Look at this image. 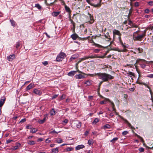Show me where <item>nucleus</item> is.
Returning a JSON list of instances; mask_svg holds the SVG:
<instances>
[{
    "label": "nucleus",
    "mask_w": 153,
    "mask_h": 153,
    "mask_svg": "<svg viewBox=\"0 0 153 153\" xmlns=\"http://www.w3.org/2000/svg\"><path fill=\"white\" fill-rule=\"evenodd\" d=\"M97 74L99 79L105 82L112 79L114 78L112 76L105 73H97Z\"/></svg>",
    "instance_id": "1"
},
{
    "label": "nucleus",
    "mask_w": 153,
    "mask_h": 153,
    "mask_svg": "<svg viewBox=\"0 0 153 153\" xmlns=\"http://www.w3.org/2000/svg\"><path fill=\"white\" fill-rule=\"evenodd\" d=\"M88 3L92 4V5L96 7H100L101 5L100 3L101 0H86Z\"/></svg>",
    "instance_id": "2"
},
{
    "label": "nucleus",
    "mask_w": 153,
    "mask_h": 153,
    "mask_svg": "<svg viewBox=\"0 0 153 153\" xmlns=\"http://www.w3.org/2000/svg\"><path fill=\"white\" fill-rule=\"evenodd\" d=\"M66 56L65 53L63 52H61L57 56L56 58V60L57 61H60Z\"/></svg>",
    "instance_id": "3"
},
{
    "label": "nucleus",
    "mask_w": 153,
    "mask_h": 153,
    "mask_svg": "<svg viewBox=\"0 0 153 153\" xmlns=\"http://www.w3.org/2000/svg\"><path fill=\"white\" fill-rule=\"evenodd\" d=\"M146 30H145L144 31L143 33L141 35H139L135 37V39L136 40L141 41L142 40V38L146 36Z\"/></svg>",
    "instance_id": "4"
},
{
    "label": "nucleus",
    "mask_w": 153,
    "mask_h": 153,
    "mask_svg": "<svg viewBox=\"0 0 153 153\" xmlns=\"http://www.w3.org/2000/svg\"><path fill=\"white\" fill-rule=\"evenodd\" d=\"M76 71H78L79 73H81L82 74H83L86 75V74L80 71L79 70H78L77 71H72L69 72L68 74V75L69 76H73L76 73Z\"/></svg>",
    "instance_id": "5"
},
{
    "label": "nucleus",
    "mask_w": 153,
    "mask_h": 153,
    "mask_svg": "<svg viewBox=\"0 0 153 153\" xmlns=\"http://www.w3.org/2000/svg\"><path fill=\"white\" fill-rule=\"evenodd\" d=\"M81 122L77 121H75L72 123L73 126H74L75 125L77 128H80L81 127Z\"/></svg>",
    "instance_id": "6"
},
{
    "label": "nucleus",
    "mask_w": 153,
    "mask_h": 153,
    "mask_svg": "<svg viewBox=\"0 0 153 153\" xmlns=\"http://www.w3.org/2000/svg\"><path fill=\"white\" fill-rule=\"evenodd\" d=\"M140 62H144V63H146L147 64L153 63V61L148 62L144 59H139L137 61L135 64H137Z\"/></svg>",
    "instance_id": "7"
},
{
    "label": "nucleus",
    "mask_w": 153,
    "mask_h": 153,
    "mask_svg": "<svg viewBox=\"0 0 153 153\" xmlns=\"http://www.w3.org/2000/svg\"><path fill=\"white\" fill-rule=\"evenodd\" d=\"M101 97L102 98H104V100L103 101H101L100 102V104H104L106 103L108 101L109 102H110V100H109V99L104 98L102 96H101Z\"/></svg>",
    "instance_id": "8"
},
{
    "label": "nucleus",
    "mask_w": 153,
    "mask_h": 153,
    "mask_svg": "<svg viewBox=\"0 0 153 153\" xmlns=\"http://www.w3.org/2000/svg\"><path fill=\"white\" fill-rule=\"evenodd\" d=\"M33 92L36 94L41 95L42 94V92L39 90L35 89L33 90Z\"/></svg>",
    "instance_id": "9"
},
{
    "label": "nucleus",
    "mask_w": 153,
    "mask_h": 153,
    "mask_svg": "<svg viewBox=\"0 0 153 153\" xmlns=\"http://www.w3.org/2000/svg\"><path fill=\"white\" fill-rule=\"evenodd\" d=\"M89 58L93 59L96 58H104L103 56H98L96 54H92L90 56H88Z\"/></svg>",
    "instance_id": "10"
},
{
    "label": "nucleus",
    "mask_w": 153,
    "mask_h": 153,
    "mask_svg": "<svg viewBox=\"0 0 153 153\" xmlns=\"http://www.w3.org/2000/svg\"><path fill=\"white\" fill-rule=\"evenodd\" d=\"M7 59L10 61H12L15 58V56L14 54L10 55L9 56L7 57Z\"/></svg>",
    "instance_id": "11"
},
{
    "label": "nucleus",
    "mask_w": 153,
    "mask_h": 153,
    "mask_svg": "<svg viewBox=\"0 0 153 153\" xmlns=\"http://www.w3.org/2000/svg\"><path fill=\"white\" fill-rule=\"evenodd\" d=\"M75 77L76 79H83L85 77V76L82 74H76L75 76Z\"/></svg>",
    "instance_id": "12"
},
{
    "label": "nucleus",
    "mask_w": 153,
    "mask_h": 153,
    "mask_svg": "<svg viewBox=\"0 0 153 153\" xmlns=\"http://www.w3.org/2000/svg\"><path fill=\"white\" fill-rule=\"evenodd\" d=\"M143 49L141 48H136L134 49V53H139L143 51Z\"/></svg>",
    "instance_id": "13"
},
{
    "label": "nucleus",
    "mask_w": 153,
    "mask_h": 153,
    "mask_svg": "<svg viewBox=\"0 0 153 153\" xmlns=\"http://www.w3.org/2000/svg\"><path fill=\"white\" fill-rule=\"evenodd\" d=\"M71 37L73 40H75L78 38V36L76 33H74L71 35Z\"/></svg>",
    "instance_id": "14"
},
{
    "label": "nucleus",
    "mask_w": 153,
    "mask_h": 153,
    "mask_svg": "<svg viewBox=\"0 0 153 153\" xmlns=\"http://www.w3.org/2000/svg\"><path fill=\"white\" fill-rule=\"evenodd\" d=\"M113 32L114 35H117L120 36L121 35L120 32L117 30L114 29L113 30Z\"/></svg>",
    "instance_id": "15"
},
{
    "label": "nucleus",
    "mask_w": 153,
    "mask_h": 153,
    "mask_svg": "<svg viewBox=\"0 0 153 153\" xmlns=\"http://www.w3.org/2000/svg\"><path fill=\"white\" fill-rule=\"evenodd\" d=\"M5 98H1L0 100V107H1L4 104L5 101Z\"/></svg>",
    "instance_id": "16"
},
{
    "label": "nucleus",
    "mask_w": 153,
    "mask_h": 153,
    "mask_svg": "<svg viewBox=\"0 0 153 153\" xmlns=\"http://www.w3.org/2000/svg\"><path fill=\"white\" fill-rule=\"evenodd\" d=\"M84 147L85 146L83 145H79L76 147L75 149L76 150H79L84 148Z\"/></svg>",
    "instance_id": "17"
},
{
    "label": "nucleus",
    "mask_w": 153,
    "mask_h": 153,
    "mask_svg": "<svg viewBox=\"0 0 153 153\" xmlns=\"http://www.w3.org/2000/svg\"><path fill=\"white\" fill-rule=\"evenodd\" d=\"M34 85L33 83H31L29 85H28L27 88L26 89L27 90H29L30 89H31L33 87V86Z\"/></svg>",
    "instance_id": "18"
},
{
    "label": "nucleus",
    "mask_w": 153,
    "mask_h": 153,
    "mask_svg": "<svg viewBox=\"0 0 153 153\" xmlns=\"http://www.w3.org/2000/svg\"><path fill=\"white\" fill-rule=\"evenodd\" d=\"M65 9L66 11L68 12L69 14H70L71 12V10L69 7H68L66 5H65Z\"/></svg>",
    "instance_id": "19"
},
{
    "label": "nucleus",
    "mask_w": 153,
    "mask_h": 153,
    "mask_svg": "<svg viewBox=\"0 0 153 153\" xmlns=\"http://www.w3.org/2000/svg\"><path fill=\"white\" fill-rule=\"evenodd\" d=\"M110 102L111 103V105L112 106V107L113 109V111H114V113H116V109L115 108V105H114V103L113 102H111L110 101Z\"/></svg>",
    "instance_id": "20"
},
{
    "label": "nucleus",
    "mask_w": 153,
    "mask_h": 153,
    "mask_svg": "<svg viewBox=\"0 0 153 153\" xmlns=\"http://www.w3.org/2000/svg\"><path fill=\"white\" fill-rule=\"evenodd\" d=\"M21 144L19 143H18L16 144V146H14L13 148V150H16L18 149L20 146Z\"/></svg>",
    "instance_id": "21"
},
{
    "label": "nucleus",
    "mask_w": 153,
    "mask_h": 153,
    "mask_svg": "<svg viewBox=\"0 0 153 153\" xmlns=\"http://www.w3.org/2000/svg\"><path fill=\"white\" fill-rule=\"evenodd\" d=\"M92 83V81L91 80H87L84 82V84H86L87 85H91Z\"/></svg>",
    "instance_id": "22"
},
{
    "label": "nucleus",
    "mask_w": 153,
    "mask_h": 153,
    "mask_svg": "<svg viewBox=\"0 0 153 153\" xmlns=\"http://www.w3.org/2000/svg\"><path fill=\"white\" fill-rule=\"evenodd\" d=\"M52 152L53 153H57L58 152V149L57 148L53 149L51 150Z\"/></svg>",
    "instance_id": "23"
},
{
    "label": "nucleus",
    "mask_w": 153,
    "mask_h": 153,
    "mask_svg": "<svg viewBox=\"0 0 153 153\" xmlns=\"http://www.w3.org/2000/svg\"><path fill=\"white\" fill-rule=\"evenodd\" d=\"M111 126L108 124H106L103 127V128L104 129H105L107 128L109 129L111 128Z\"/></svg>",
    "instance_id": "24"
},
{
    "label": "nucleus",
    "mask_w": 153,
    "mask_h": 153,
    "mask_svg": "<svg viewBox=\"0 0 153 153\" xmlns=\"http://www.w3.org/2000/svg\"><path fill=\"white\" fill-rule=\"evenodd\" d=\"M60 13L59 12H53L52 13V15L53 16H56Z\"/></svg>",
    "instance_id": "25"
},
{
    "label": "nucleus",
    "mask_w": 153,
    "mask_h": 153,
    "mask_svg": "<svg viewBox=\"0 0 153 153\" xmlns=\"http://www.w3.org/2000/svg\"><path fill=\"white\" fill-rule=\"evenodd\" d=\"M137 136V137L140 139L141 142H144L143 139L142 137H140V136H139L137 134L134 133V136Z\"/></svg>",
    "instance_id": "26"
},
{
    "label": "nucleus",
    "mask_w": 153,
    "mask_h": 153,
    "mask_svg": "<svg viewBox=\"0 0 153 153\" xmlns=\"http://www.w3.org/2000/svg\"><path fill=\"white\" fill-rule=\"evenodd\" d=\"M35 7L39 10H40L42 8L41 6L39 4H35Z\"/></svg>",
    "instance_id": "27"
},
{
    "label": "nucleus",
    "mask_w": 153,
    "mask_h": 153,
    "mask_svg": "<svg viewBox=\"0 0 153 153\" xmlns=\"http://www.w3.org/2000/svg\"><path fill=\"white\" fill-rule=\"evenodd\" d=\"M37 131L38 130L37 129L34 128L32 130H30V133H36Z\"/></svg>",
    "instance_id": "28"
},
{
    "label": "nucleus",
    "mask_w": 153,
    "mask_h": 153,
    "mask_svg": "<svg viewBox=\"0 0 153 153\" xmlns=\"http://www.w3.org/2000/svg\"><path fill=\"white\" fill-rule=\"evenodd\" d=\"M118 137H115L111 140V142H112L113 143H115L116 141L118 140Z\"/></svg>",
    "instance_id": "29"
},
{
    "label": "nucleus",
    "mask_w": 153,
    "mask_h": 153,
    "mask_svg": "<svg viewBox=\"0 0 153 153\" xmlns=\"http://www.w3.org/2000/svg\"><path fill=\"white\" fill-rule=\"evenodd\" d=\"M10 22L12 25L14 27L15 26V22L13 20L10 19Z\"/></svg>",
    "instance_id": "30"
},
{
    "label": "nucleus",
    "mask_w": 153,
    "mask_h": 153,
    "mask_svg": "<svg viewBox=\"0 0 153 153\" xmlns=\"http://www.w3.org/2000/svg\"><path fill=\"white\" fill-rule=\"evenodd\" d=\"M28 143L30 145H34L36 143L35 142L33 141H30L28 142Z\"/></svg>",
    "instance_id": "31"
},
{
    "label": "nucleus",
    "mask_w": 153,
    "mask_h": 153,
    "mask_svg": "<svg viewBox=\"0 0 153 153\" xmlns=\"http://www.w3.org/2000/svg\"><path fill=\"white\" fill-rule=\"evenodd\" d=\"M56 114L55 111L53 109H52L51 111V115H54Z\"/></svg>",
    "instance_id": "32"
},
{
    "label": "nucleus",
    "mask_w": 153,
    "mask_h": 153,
    "mask_svg": "<svg viewBox=\"0 0 153 153\" xmlns=\"http://www.w3.org/2000/svg\"><path fill=\"white\" fill-rule=\"evenodd\" d=\"M99 120L98 118H96L94 120V121L92 122L93 124H96L99 121Z\"/></svg>",
    "instance_id": "33"
},
{
    "label": "nucleus",
    "mask_w": 153,
    "mask_h": 153,
    "mask_svg": "<svg viewBox=\"0 0 153 153\" xmlns=\"http://www.w3.org/2000/svg\"><path fill=\"white\" fill-rule=\"evenodd\" d=\"M136 83H137L139 84H143V85H145V86H147V87L149 88V87L148 86H147V85L145 83H143V82H139L138 81H137V82H136Z\"/></svg>",
    "instance_id": "34"
},
{
    "label": "nucleus",
    "mask_w": 153,
    "mask_h": 153,
    "mask_svg": "<svg viewBox=\"0 0 153 153\" xmlns=\"http://www.w3.org/2000/svg\"><path fill=\"white\" fill-rule=\"evenodd\" d=\"M73 149V148H71V147H68V148H67L65 150H66V151H67V152H69V151H71V150H72Z\"/></svg>",
    "instance_id": "35"
},
{
    "label": "nucleus",
    "mask_w": 153,
    "mask_h": 153,
    "mask_svg": "<svg viewBox=\"0 0 153 153\" xmlns=\"http://www.w3.org/2000/svg\"><path fill=\"white\" fill-rule=\"evenodd\" d=\"M140 4V2H134V7H137Z\"/></svg>",
    "instance_id": "36"
},
{
    "label": "nucleus",
    "mask_w": 153,
    "mask_h": 153,
    "mask_svg": "<svg viewBox=\"0 0 153 153\" xmlns=\"http://www.w3.org/2000/svg\"><path fill=\"white\" fill-rule=\"evenodd\" d=\"M153 30V25L152 27H147L146 30Z\"/></svg>",
    "instance_id": "37"
},
{
    "label": "nucleus",
    "mask_w": 153,
    "mask_h": 153,
    "mask_svg": "<svg viewBox=\"0 0 153 153\" xmlns=\"http://www.w3.org/2000/svg\"><path fill=\"white\" fill-rule=\"evenodd\" d=\"M57 142L59 143H61L63 142L62 140L60 138H58V140H57Z\"/></svg>",
    "instance_id": "38"
},
{
    "label": "nucleus",
    "mask_w": 153,
    "mask_h": 153,
    "mask_svg": "<svg viewBox=\"0 0 153 153\" xmlns=\"http://www.w3.org/2000/svg\"><path fill=\"white\" fill-rule=\"evenodd\" d=\"M26 128L28 129H31L32 128V126L31 125L27 126H26Z\"/></svg>",
    "instance_id": "39"
},
{
    "label": "nucleus",
    "mask_w": 153,
    "mask_h": 153,
    "mask_svg": "<svg viewBox=\"0 0 153 153\" xmlns=\"http://www.w3.org/2000/svg\"><path fill=\"white\" fill-rule=\"evenodd\" d=\"M88 75L94 77V76L97 75V74L95 73L94 74H89Z\"/></svg>",
    "instance_id": "40"
},
{
    "label": "nucleus",
    "mask_w": 153,
    "mask_h": 153,
    "mask_svg": "<svg viewBox=\"0 0 153 153\" xmlns=\"http://www.w3.org/2000/svg\"><path fill=\"white\" fill-rule=\"evenodd\" d=\"M140 65L141 67L142 68H144L146 66V65L144 64H140Z\"/></svg>",
    "instance_id": "41"
},
{
    "label": "nucleus",
    "mask_w": 153,
    "mask_h": 153,
    "mask_svg": "<svg viewBox=\"0 0 153 153\" xmlns=\"http://www.w3.org/2000/svg\"><path fill=\"white\" fill-rule=\"evenodd\" d=\"M88 144L90 145L93 144L92 140H89L88 141Z\"/></svg>",
    "instance_id": "42"
},
{
    "label": "nucleus",
    "mask_w": 153,
    "mask_h": 153,
    "mask_svg": "<svg viewBox=\"0 0 153 153\" xmlns=\"http://www.w3.org/2000/svg\"><path fill=\"white\" fill-rule=\"evenodd\" d=\"M139 150L140 152H143L144 150V149L143 148L141 147L139 148Z\"/></svg>",
    "instance_id": "43"
},
{
    "label": "nucleus",
    "mask_w": 153,
    "mask_h": 153,
    "mask_svg": "<svg viewBox=\"0 0 153 153\" xmlns=\"http://www.w3.org/2000/svg\"><path fill=\"white\" fill-rule=\"evenodd\" d=\"M148 4L150 6H153V1H149L148 3Z\"/></svg>",
    "instance_id": "44"
},
{
    "label": "nucleus",
    "mask_w": 153,
    "mask_h": 153,
    "mask_svg": "<svg viewBox=\"0 0 153 153\" xmlns=\"http://www.w3.org/2000/svg\"><path fill=\"white\" fill-rule=\"evenodd\" d=\"M128 133V131H123L122 133V134L123 135H126Z\"/></svg>",
    "instance_id": "45"
},
{
    "label": "nucleus",
    "mask_w": 153,
    "mask_h": 153,
    "mask_svg": "<svg viewBox=\"0 0 153 153\" xmlns=\"http://www.w3.org/2000/svg\"><path fill=\"white\" fill-rule=\"evenodd\" d=\"M47 116L48 115H44V118L43 119V120L44 121V122H45V121L47 119Z\"/></svg>",
    "instance_id": "46"
},
{
    "label": "nucleus",
    "mask_w": 153,
    "mask_h": 153,
    "mask_svg": "<svg viewBox=\"0 0 153 153\" xmlns=\"http://www.w3.org/2000/svg\"><path fill=\"white\" fill-rule=\"evenodd\" d=\"M26 118H24L21 120L19 122V123H23L26 121Z\"/></svg>",
    "instance_id": "47"
},
{
    "label": "nucleus",
    "mask_w": 153,
    "mask_h": 153,
    "mask_svg": "<svg viewBox=\"0 0 153 153\" xmlns=\"http://www.w3.org/2000/svg\"><path fill=\"white\" fill-rule=\"evenodd\" d=\"M38 122L39 124H42L45 122L43 120H39Z\"/></svg>",
    "instance_id": "48"
},
{
    "label": "nucleus",
    "mask_w": 153,
    "mask_h": 153,
    "mask_svg": "<svg viewBox=\"0 0 153 153\" xmlns=\"http://www.w3.org/2000/svg\"><path fill=\"white\" fill-rule=\"evenodd\" d=\"M94 21V20L92 17H90V21L89 22L90 23H92Z\"/></svg>",
    "instance_id": "49"
},
{
    "label": "nucleus",
    "mask_w": 153,
    "mask_h": 153,
    "mask_svg": "<svg viewBox=\"0 0 153 153\" xmlns=\"http://www.w3.org/2000/svg\"><path fill=\"white\" fill-rule=\"evenodd\" d=\"M20 44L19 43V42H17L16 43V48H19V47L20 46Z\"/></svg>",
    "instance_id": "50"
},
{
    "label": "nucleus",
    "mask_w": 153,
    "mask_h": 153,
    "mask_svg": "<svg viewBox=\"0 0 153 153\" xmlns=\"http://www.w3.org/2000/svg\"><path fill=\"white\" fill-rule=\"evenodd\" d=\"M88 56H84L83 58H82V60H84L86 59H88Z\"/></svg>",
    "instance_id": "51"
},
{
    "label": "nucleus",
    "mask_w": 153,
    "mask_h": 153,
    "mask_svg": "<svg viewBox=\"0 0 153 153\" xmlns=\"http://www.w3.org/2000/svg\"><path fill=\"white\" fill-rule=\"evenodd\" d=\"M76 57H75L74 56H73L70 59V61H71L73 59H75Z\"/></svg>",
    "instance_id": "52"
},
{
    "label": "nucleus",
    "mask_w": 153,
    "mask_h": 153,
    "mask_svg": "<svg viewBox=\"0 0 153 153\" xmlns=\"http://www.w3.org/2000/svg\"><path fill=\"white\" fill-rule=\"evenodd\" d=\"M58 96V94H55L52 97V99H53L56 98Z\"/></svg>",
    "instance_id": "53"
},
{
    "label": "nucleus",
    "mask_w": 153,
    "mask_h": 153,
    "mask_svg": "<svg viewBox=\"0 0 153 153\" xmlns=\"http://www.w3.org/2000/svg\"><path fill=\"white\" fill-rule=\"evenodd\" d=\"M99 51L100 50L98 49H95L94 50V51L96 53H97L99 52Z\"/></svg>",
    "instance_id": "54"
},
{
    "label": "nucleus",
    "mask_w": 153,
    "mask_h": 153,
    "mask_svg": "<svg viewBox=\"0 0 153 153\" xmlns=\"http://www.w3.org/2000/svg\"><path fill=\"white\" fill-rule=\"evenodd\" d=\"M147 77L150 78H153V74H150L147 76Z\"/></svg>",
    "instance_id": "55"
},
{
    "label": "nucleus",
    "mask_w": 153,
    "mask_h": 153,
    "mask_svg": "<svg viewBox=\"0 0 153 153\" xmlns=\"http://www.w3.org/2000/svg\"><path fill=\"white\" fill-rule=\"evenodd\" d=\"M44 139L42 138H39L37 140L38 142H41L43 141Z\"/></svg>",
    "instance_id": "56"
},
{
    "label": "nucleus",
    "mask_w": 153,
    "mask_h": 153,
    "mask_svg": "<svg viewBox=\"0 0 153 153\" xmlns=\"http://www.w3.org/2000/svg\"><path fill=\"white\" fill-rule=\"evenodd\" d=\"M51 142V140L49 138L45 140V142L46 143H49Z\"/></svg>",
    "instance_id": "57"
},
{
    "label": "nucleus",
    "mask_w": 153,
    "mask_h": 153,
    "mask_svg": "<svg viewBox=\"0 0 153 153\" xmlns=\"http://www.w3.org/2000/svg\"><path fill=\"white\" fill-rule=\"evenodd\" d=\"M145 13H149V10L148 9H146L144 11Z\"/></svg>",
    "instance_id": "58"
},
{
    "label": "nucleus",
    "mask_w": 153,
    "mask_h": 153,
    "mask_svg": "<svg viewBox=\"0 0 153 153\" xmlns=\"http://www.w3.org/2000/svg\"><path fill=\"white\" fill-rule=\"evenodd\" d=\"M42 63L43 64H44L45 65H47L48 63L47 61H45L42 62Z\"/></svg>",
    "instance_id": "59"
},
{
    "label": "nucleus",
    "mask_w": 153,
    "mask_h": 153,
    "mask_svg": "<svg viewBox=\"0 0 153 153\" xmlns=\"http://www.w3.org/2000/svg\"><path fill=\"white\" fill-rule=\"evenodd\" d=\"M92 133L93 134H94V135H98V134H97V132H96V131H94L92 132Z\"/></svg>",
    "instance_id": "60"
},
{
    "label": "nucleus",
    "mask_w": 153,
    "mask_h": 153,
    "mask_svg": "<svg viewBox=\"0 0 153 153\" xmlns=\"http://www.w3.org/2000/svg\"><path fill=\"white\" fill-rule=\"evenodd\" d=\"M93 96H89L88 97V98L89 99V101H90V100H92L93 99Z\"/></svg>",
    "instance_id": "61"
},
{
    "label": "nucleus",
    "mask_w": 153,
    "mask_h": 153,
    "mask_svg": "<svg viewBox=\"0 0 153 153\" xmlns=\"http://www.w3.org/2000/svg\"><path fill=\"white\" fill-rule=\"evenodd\" d=\"M63 122L64 123H67L68 122V120L67 119H65L64 120Z\"/></svg>",
    "instance_id": "62"
},
{
    "label": "nucleus",
    "mask_w": 153,
    "mask_h": 153,
    "mask_svg": "<svg viewBox=\"0 0 153 153\" xmlns=\"http://www.w3.org/2000/svg\"><path fill=\"white\" fill-rule=\"evenodd\" d=\"M51 133H55L56 134H58V132L54 130L53 131H51Z\"/></svg>",
    "instance_id": "63"
},
{
    "label": "nucleus",
    "mask_w": 153,
    "mask_h": 153,
    "mask_svg": "<svg viewBox=\"0 0 153 153\" xmlns=\"http://www.w3.org/2000/svg\"><path fill=\"white\" fill-rule=\"evenodd\" d=\"M109 115L110 116H111V117H113L114 116V114L113 113H110Z\"/></svg>",
    "instance_id": "64"
}]
</instances>
